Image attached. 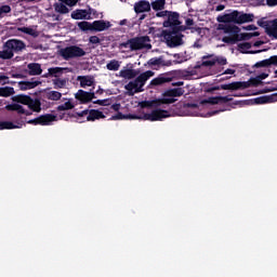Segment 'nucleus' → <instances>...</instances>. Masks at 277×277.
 I'll return each instance as SVG.
<instances>
[{
    "mask_svg": "<svg viewBox=\"0 0 277 277\" xmlns=\"http://www.w3.org/2000/svg\"><path fill=\"white\" fill-rule=\"evenodd\" d=\"M78 116H80V118L87 116V120L92 122H94V120H101V118H105L103 111L96 109H91L90 111L83 110L81 113H78Z\"/></svg>",
    "mask_w": 277,
    "mask_h": 277,
    "instance_id": "12",
    "label": "nucleus"
},
{
    "mask_svg": "<svg viewBox=\"0 0 277 277\" xmlns=\"http://www.w3.org/2000/svg\"><path fill=\"white\" fill-rule=\"evenodd\" d=\"M122 49H130V51H133V38L128 40L127 42H123L120 44Z\"/></svg>",
    "mask_w": 277,
    "mask_h": 277,
    "instance_id": "40",
    "label": "nucleus"
},
{
    "mask_svg": "<svg viewBox=\"0 0 277 277\" xmlns=\"http://www.w3.org/2000/svg\"><path fill=\"white\" fill-rule=\"evenodd\" d=\"M250 88V82H232V83H228V84H221V85H217V87H214V91L215 90H246Z\"/></svg>",
    "mask_w": 277,
    "mask_h": 277,
    "instance_id": "10",
    "label": "nucleus"
},
{
    "mask_svg": "<svg viewBox=\"0 0 277 277\" xmlns=\"http://www.w3.org/2000/svg\"><path fill=\"white\" fill-rule=\"evenodd\" d=\"M214 62H215V64L217 62V64H221V66H226V64H227L226 58H224V57H216V58H214Z\"/></svg>",
    "mask_w": 277,
    "mask_h": 277,
    "instance_id": "46",
    "label": "nucleus"
},
{
    "mask_svg": "<svg viewBox=\"0 0 277 277\" xmlns=\"http://www.w3.org/2000/svg\"><path fill=\"white\" fill-rule=\"evenodd\" d=\"M185 25H186V27H188V29H192V27H194V25H195L194 19L193 18H186Z\"/></svg>",
    "mask_w": 277,
    "mask_h": 277,
    "instance_id": "48",
    "label": "nucleus"
},
{
    "mask_svg": "<svg viewBox=\"0 0 277 277\" xmlns=\"http://www.w3.org/2000/svg\"><path fill=\"white\" fill-rule=\"evenodd\" d=\"M179 25H181V22L179 21V13L169 12L167 21L163 22V27H179Z\"/></svg>",
    "mask_w": 277,
    "mask_h": 277,
    "instance_id": "17",
    "label": "nucleus"
},
{
    "mask_svg": "<svg viewBox=\"0 0 277 277\" xmlns=\"http://www.w3.org/2000/svg\"><path fill=\"white\" fill-rule=\"evenodd\" d=\"M134 12L136 14H144V12H150V2L141 0L134 4Z\"/></svg>",
    "mask_w": 277,
    "mask_h": 277,
    "instance_id": "21",
    "label": "nucleus"
},
{
    "mask_svg": "<svg viewBox=\"0 0 277 277\" xmlns=\"http://www.w3.org/2000/svg\"><path fill=\"white\" fill-rule=\"evenodd\" d=\"M269 66V60H264L255 64V68H265Z\"/></svg>",
    "mask_w": 277,
    "mask_h": 277,
    "instance_id": "42",
    "label": "nucleus"
},
{
    "mask_svg": "<svg viewBox=\"0 0 277 277\" xmlns=\"http://www.w3.org/2000/svg\"><path fill=\"white\" fill-rule=\"evenodd\" d=\"M78 27L81 31H107L111 27V23L105 21L80 22Z\"/></svg>",
    "mask_w": 277,
    "mask_h": 277,
    "instance_id": "5",
    "label": "nucleus"
},
{
    "mask_svg": "<svg viewBox=\"0 0 277 277\" xmlns=\"http://www.w3.org/2000/svg\"><path fill=\"white\" fill-rule=\"evenodd\" d=\"M12 94H14V88L12 87H4V88H0V96H12Z\"/></svg>",
    "mask_w": 277,
    "mask_h": 277,
    "instance_id": "37",
    "label": "nucleus"
},
{
    "mask_svg": "<svg viewBox=\"0 0 277 277\" xmlns=\"http://www.w3.org/2000/svg\"><path fill=\"white\" fill-rule=\"evenodd\" d=\"M60 55L63 60H77L79 57H85L87 52L79 45H69L60 50Z\"/></svg>",
    "mask_w": 277,
    "mask_h": 277,
    "instance_id": "6",
    "label": "nucleus"
},
{
    "mask_svg": "<svg viewBox=\"0 0 277 277\" xmlns=\"http://www.w3.org/2000/svg\"><path fill=\"white\" fill-rule=\"evenodd\" d=\"M54 10L58 14H68L70 10L66 8V4L64 2H58L54 4Z\"/></svg>",
    "mask_w": 277,
    "mask_h": 277,
    "instance_id": "32",
    "label": "nucleus"
},
{
    "mask_svg": "<svg viewBox=\"0 0 277 277\" xmlns=\"http://www.w3.org/2000/svg\"><path fill=\"white\" fill-rule=\"evenodd\" d=\"M215 114H220V110H214L208 114V116H215Z\"/></svg>",
    "mask_w": 277,
    "mask_h": 277,
    "instance_id": "58",
    "label": "nucleus"
},
{
    "mask_svg": "<svg viewBox=\"0 0 277 277\" xmlns=\"http://www.w3.org/2000/svg\"><path fill=\"white\" fill-rule=\"evenodd\" d=\"M128 23H129V21L122 19V21L119 22V25L122 27L124 25H128Z\"/></svg>",
    "mask_w": 277,
    "mask_h": 277,
    "instance_id": "55",
    "label": "nucleus"
},
{
    "mask_svg": "<svg viewBox=\"0 0 277 277\" xmlns=\"http://www.w3.org/2000/svg\"><path fill=\"white\" fill-rule=\"evenodd\" d=\"M74 108H75V104H72L70 100L57 106L58 111H68V109H74Z\"/></svg>",
    "mask_w": 277,
    "mask_h": 277,
    "instance_id": "34",
    "label": "nucleus"
},
{
    "mask_svg": "<svg viewBox=\"0 0 277 277\" xmlns=\"http://www.w3.org/2000/svg\"><path fill=\"white\" fill-rule=\"evenodd\" d=\"M55 90H62L68 85V79L66 78H55L52 80Z\"/></svg>",
    "mask_w": 277,
    "mask_h": 277,
    "instance_id": "29",
    "label": "nucleus"
},
{
    "mask_svg": "<svg viewBox=\"0 0 277 277\" xmlns=\"http://www.w3.org/2000/svg\"><path fill=\"white\" fill-rule=\"evenodd\" d=\"M169 96H183V90L174 89L169 91Z\"/></svg>",
    "mask_w": 277,
    "mask_h": 277,
    "instance_id": "41",
    "label": "nucleus"
},
{
    "mask_svg": "<svg viewBox=\"0 0 277 277\" xmlns=\"http://www.w3.org/2000/svg\"><path fill=\"white\" fill-rule=\"evenodd\" d=\"M202 66H215V58L210 61H203Z\"/></svg>",
    "mask_w": 277,
    "mask_h": 277,
    "instance_id": "49",
    "label": "nucleus"
},
{
    "mask_svg": "<svg viewBox=\"0 0 277 277\" xmlns=\"http://www.w3.org/2000/svg\"><path fill=\"white\" fill-rule=\"evenodd\" d=\"M140 76V70L137 69H133V68H129V67H123L120 71H119V77H121V79H135V77Z\"/></svg>",
    "mask_w": 277,
    "mask_h": 277,
    "instance_id": "16",
    "label": "nucleus"
},
{
    "mask_svg": "<svg viewBox=\"0 0 277 277\" xmlns=\"http://www.w3.org/2000/svg\"><path fill=\"white\" fill-rule=\"evenodd\" d=\"M12 12V8L10 5L0 6V18H3V14H10Z\"/></svg>",
    "mask_w": 277,
    "mask_h": 277,
    "instance_id": "39",
    "label": "nucleus"
},
{
    "mask_svg": "<svg viewBox=\"0 0 277 277\" xmlns=\"http://www.w3.org/2000/svg\"><path fill=\"white\" fill-rule=\"evenodd\" d=\"M170 81H172V77L168 76V74H161L150 81L148 88H157V85H163V83H170Z\"/></svg>",
    "mask_w": 277,
    "mask_h": 277,
    "instance_id": "15",
    "label": "nucleus"
},
{
    "mask_svg": "<svg viewBox=\"0 0 277 277\" xmlns=\"http://www.w3.org/2000/svg\"><path fill=\"white\" fill-rule=\"evenodd\" d=\"M148 66H172L171 61H163V57H154L147 62Z\"/></svg>",
    "mask_w": 277,
    "mask_h": 277,
    "instance_id": "25",
    "label": "nucleus"
},
{
    "mask_svg": "<svg viewBox=\"0 0 277 277\" xmlns=\"http://www.w3.org/2000/svg\"><path fill=\"white\" fill-rule=\"evenodd\" d=\"M133 51H150L153 49V44H150V37L148 36H140L132 38Z\"/></svg>",
    "mask_w": 277,
    "mask_h": 277,
    "instance_id": "8",
    "label": "nucleus"
},
{
    "mask_svg": "<svg viewBox=\"0 0 277 277\" xmlns=\"http://www.w3.org/2000/svg\"><path fill=\"white\" fill-rule=\"evenodd\" d=\"M26 72L30 77H38L42 75V65H40L39 63H30L27 65Z\"/></svg>",
    "mask_w": 277,
    "mask_h": 277,
    "instance_id": "20",
    "label": "nucleus"
},
{
    "mask_svg": "<svg viewBox=\"0 0 277 277\" xmlns=\"http://www.w3.org/2000/svg\"><path fill=\"white\" fill-rule=\"evenodd\" d=\"M261 44H263V41H256L253 47H261Z\"/></svg>",
    "mask_w": 277,
    "mask_h": 277,
    "instance_id": "60",
    "label": "nucleus"
},
{
    "mask_svg": "<svg viewBox=\"0 0 277 277\" xmlns=\"http://www.w3.org/2000/svg\"><path fill=\"white\" fill-rule=\"evenodd\" d=\"M17 31H22V34H26L27 36H31L32 38H38L40 32L35 27H18Z\"/></svg>",
    "mask_w": 277,
    "mask_h": 277,
    "instance_id": "28",
    "label": "nucleus"
},
{
    "mask_svg": "<svg viewBox=\"0 0 277 277\" xmlns=\"http://www.w3.org/2000/svg\"><path fill=\"white\" fill-rule=\"evenodd\" d=\"M261 82H262V80L259 76L256 78L251 79L252 85H261Z\"/></svg>",
    "mask_w": 277,
    "mask_h": 277,
    "instance_id": "50",
    "label": "nucleus"
},
{
    "mask_svg": "<svg viewBox=\"0 0 277 277\" xmlns=\"http://www.w3.org/2000/svg\"><path fill=\"white\" fill-rule=\"evenodd\" d=\"M150 77H155V71L147 70L140 74L134 80L126 84L124 90H127V95L133 96L135 94H140V92H144V85H146V81L150 79Z\"/></svg>",
    "mask_w": 277,
    "mask_h": 277,
    "instance_id": "2",
    "label": "nucleus"
},
{
    "mask_svg": "<svg viewBox=\"0 0 277 277\" xmlns=\"http://www.w3.org/2000/svg\"><path fill=\"white\" fill-rule=\"evenodd\" d=\"M260 78L261 81H263V79H267L269 77V75L267 74H261L260 76H258Z\"/></svg>",
    "mask_w": 277,
    "mask_h": 277,
    "instance_id": "54",
    "label": "nucleus"
},
{
    "mask_svg": "<svg viewBox=\"0 0 277 277\" xmlns=\"http://www.w3.org/2000/svg\"><path fill=\"white\" fill-rule=\"evenodd\" d=\"M254 103L255 105H265L267 103H274V101L269 96H261V97L254 98Z\"/></svg>",
    "mask_w": 277,
    "mask_h": 277,
    "instance_id": "36",
    "label": "nucleus"
},
{
    "mask_svg": "<svg viewBox=\"0 0 277 277\" xmlns=\"http://www.w3.org/2000/svg\"><path fill=\"white\" fill-rule=\"evenodd\" d=\"M89 42L90 44H101V39L97 36H91Z\"/></svg>",
    "mask_w": 277,
    "mask_h": 277,
    "instance_id": "44",
    "label": "nucleus"
},
{
    "mask_svg": "<svg viewBox=\"0 0 277 277\" xmlns=\"http://www.w3.org/2000/svg\"><path fill=\"white\" fill-rule=\"evenodd\" d=\"M0 129H21V127L15 126L10 121L0 122Z\"/></svg>",
    "mask_w": 277,
    "mask_h": 277,
    "instance_id": "38",
    "label": "nucleus"
},
{
    "mask_svg": "<svg viewBox=\"0 0 277 277\" xmlns=\"http://www.w3.org/2000/svg\"><path fill=\"white\" fill-rule=\"evenodd\" d=\"M252 49V44L250 42H245V43H239L238 44V51H240V53H251V54H254V53H261V50L259 51H248Z\"/></svg>",
    "mask_w": 277,
    "mask_h": 277,
    "instance_id": "30",
    "label": "nucleus"
},
{
    "mask_svg": "<svg viewBox=\"0 0 277 277\" xmlns=\"http://www.w3.org/2000/svg\"><path fill=\"white\" fill-rule=\"evenodd\" d=\"M45 98H48V101H60L62 93L58 91H49L45 93Z\"/></svg>",
    "mask_w": 277,
    "mask_h": 277,
    "instance_id": "31",
    "label": "nucleus"
},
{
    "mask_svg": "<svg viewBox=\"0 0 277 277\" xmlns=\"http://www.w3.org/2000/svg\"><path fill=\"white\" fill-rule=\"evenodd\" d=\"M172 85L181 87V85H183V81L173 82Z\"/></svg>",
    "mask_w": 277,
    "mask_h": 277,
    "instance_id": "57",
    "label": "nucleus"
},
{
    "mask_svg": "<svg viewBox=\"0 0 277 277\" xmlns=\"http://www.w3.org/2000/svg\"><path fill=\"white\" fill-rule=\"evenodd\" d=\"M230 101H233V97L230 96H215L201 101V105H205L207 103H209L210 105H220V103H230Z\"/></svg>",
    "mask_w": 277,
    "mask_h": 277,
    "instance_id": "19",
    "label": "nucleus"
},
{
    "mask_svg": "<svg viewBox=\"0 0 277 277\" xmlns=\"http://www.w3.org/2000/svg\"><path fill=\"white\" fill-rule=\"evenodd\" d=\"M111 120H120V116H114L111 117Z\"/></svg>",
    "mask_w": 277,
    "mask_h": 277,
    "instance_id": "62",
    "label": "nucleus"
},
{
    "mask_svg": "<svg viewBox=\"0 0 277 277\" xmlns=\"http://www.w3.org/2000/svg\"><path fill=\"white\" fill-rule=\"evenodd\" d=\"M40 85V81H21L18 82L19 90H34V88H38Z\"/></svg>",
    "mask_w": 277,
    "mask_h": 277,
    "instance_id": "27",
    "label": "nucleus"
},
{
    "mask_svg": "<svg viewBox=\"0 0 277 277\" xmlns=\"http://www.w3.org/2000/svg\"><path fill=\"white\" fill-rule=\"evenodd\" d=\"M75 98H77V101H81V103H90V101L94 98V92H85L83 90H79L75 94Z\"/></svg>",
    "mask_w": 277,
    "mask_h": 277,
    "instance_id": "22",
    "label": "nucleus"
},
{
    "mask_svg": "<svg viewBox=\"0 0 277 277\" xmlns=\"http://www.w3.org/2000/svg\"><path fill=\"white\" fill-rule=\"evenodd\" d=\"M64 72H70V68L68 67H51L48 69V74L45 77H55V79H60Z\"/></svg>",
    "mask_w": 277,
    "mask_h": 277,
    "instance_id": "18",
    "label": "nucleus"
},
{
    "mask_svg": "<svg viewBox=\"0 0 277 277\" xmlns=\"http://www.w3.org/2000/svg\"><path fill=\"white\" fill-rule=\"evenodd\" d=\"M164 40L168 47H181L183 44V35L180 31H169L164 34Z\"/></svg>",
    "mask_w": 277,
    "mask_h": 277,
    "instance_id": "9",
    "label": "nucleus"
},
{
    "mask_svg": "<svg viewBox=\"0 0 277 277\" xmlns=\"http://www.w3.org/2000/svg\"><path fill=\"white\" fill-rule=\"evenodd\" d=\"M216 21L217 23H223L219 24L217 31H222V34L227 35L222 39V42H225V44H235V42H239V40H250V38L261 36L259 32H242L239 35L241 28L237 25L252 23L254 21V14L252 13L230 11L229 13L219 15Z\"/></svg>",
    "mask_w": 277,
    "mask_h": 277,
    "instance_id": "1",
    "label": "nucleus"
},
{
    "mask_svg": "<svg viewBox=\"0 0 277 277\" xmlns=\"http://www.w3.org/2000/svg\"><path fill=\"white\" fill-rule=\"evenodd\" d=\"M224 8H226V6H224V4L217 5L216 12H222V10H224Z\"/></svg>",
    "mask_w": 277,
    "mask_h": 277,
    "instance_id": "56",
    "label": "nucleus"
},
{
    "mask_svg": "<svg viewBox=\"0 0 277 277\" xmlns=\"http://www.w3.org/2000/svg\"><path fill=\"white\" fill-rule=\"evenodd\" d=\"M151 8L155 12H159L166 8V0H155L151 2Z\"/></svg>",
    "mask_w": 277,
    "mask_h": 277,
    "instance_id": "33",
    "label": "nucleus"
},
{
    "mask_svg": "<svg viewBox=\"0 0 277 277\" xmlns=\"http://www.w3.org/2000/svg\"><path fill=\"white\" fill-rule=\"evenodd\" d=\"M146 18V15H142L141 17H140V21H144Z\"/></svg>",
    "mask_w": 277,
    "mask_h": 277,
    "instance_id": "64",
    "label": "nucleus"
},
{
    "mask_svg": "<svg viewBox=\"0 0 277 277\" xmlns=\"http://www.w3.org/2000/svg\"><path fill=\"white\" fill-rule=\"evenodd\" d=\"M268 64H269V66H277V55H275V56H271L269 58H268Z\"/></svg>",
    "mask_w": 277,
    "mask_h": 277,
    "instance_id": "47",
    "label": "nucleus"
},
{
    "mask_svg": "<svg viewBox=\"0 0 277 277\" xmlns=\"http://www.w3.org/2000/svg\"><path fill=\"white\" fill-rule=\"evenodd\" d=\"M15 103H21L22 105H27L29 109L36 111L37 114L42 109V103L38 98H31L28 95H17L14 97Z\"/></svg>",
    "mask_w": 277,
    "mask_h": 277,
    "instance_id": "7",
    "label": "nucleus"
},
{
    "mask_svg": "<svg viewBox=\"0 0 277 277\" xmlns=\"http://www.w3.org/2000/svg\"><path fill=\"white\" fill-rule=\"evenodd\" d=\"M170 11H161L156 14L158 18H168Z\"/></svg>",
    "mask_w": 277,
    "mask_h": 277,
    "instance_id": "45",
    "label": "nucleus"
},
{
    "mask_svg": "<svg viewBox=\"0 0 277 277\" xmlns=\"http://www.w3.org/2000/svg\"><path fill=\"white\" fill-rule=\"evenodd\" d=\"M176 100H174V97H169L164 100L145 101V102H141L140 106L142 107V109H144V107H160L163 104H172Z\"/></svg>",
    "mask_w": 277,
    "mask_h": 277,
    "instance_id": "11",
    "label": "nucleus"
},
{
    "mask_svg": "<svg viewBox=\"0 0 277 277\" xmlns=\"http://www.w3.org/2000/svg\"><path fill=\"white\" fill-rule=\"evenodd\" d=\"M223 75H235V69H226Z\"/></svg>",
    "mask_w": 277,
    "mask_h": 277,
    "instance_id": "53",
    "label": "nucleus"
},
{
    "mask_svg": "<svg viewBox=\"0 0 277 277\" xmlns=\"http://www.w3.org/2000/svg\"><path fill=\"white\" fill-rule=\"evenodd\" d=\"M77 81H79L80 88H92L94 85V76H78Z\"/></svg>",
    "mask_w": 277,
    "mask_h": 277,
    "instance_id": "24",
    "label": "nucleus"
},
{
    "mask_svg": "<svg viewBox=\"0 0 277 277\" xmlns=\"http://www.w3.org/2000/svg\"><path fill=\"white\" fill-rule=\"evenodd\" d=\"M267 5L274 6L277 5V0H266Z\"/></svg>",
    "mask_w": 277,
    "mask_h": 277,
    "instance_id": "52",
    "label": "nucleus"
},
{
    "mask_svg": "<svg viewBox=\"0 0 277 277\" xmlns=\"http://www.w3.org/2000/svg\"><path fill=\"white\" fill-rule=\"evenodd\" d=\"M71 18L75 21H83L90 18V12L88 10H76L71 13Z\"/></svg>",
    "mask_w": 277,
    "mask_h": 277,
    "instance_id": "26",
    "label": "nucleus"
},
{
    "mask_svg": "<svg viewBox=\"0 0 277 277\" xmlns=\"http://www.w3.org/2000/svg\"><path fill=\"white\" fill-rule=\"evenodd\" d=\"M243 29H246L247 31H254L256 29V26L254 25H249L247 27H243Z\"/></svg>",
    "mask_w": 277,
    "mask_h": 277,
    "instance_id": "51",
    "label": "nucleus"
},
{
    "mask_svg": "<svg viewBox=\"0 0 277 277\" xmlns=\"http://www.w3.org/2000/svg\"><path fill=\"white\" fill-rule=\"evenodd\" d=\"M27 44L25 41L19 39H10L8 40L0 51V60H12L14 57V53H19L21 51H25Z\"/></svg>",
    "mask_w": 277,
    "mask_h": 277,
    "instance_id": "3",
    "label": "nucleus"
},
{
    "mask_svg": "<svg viewBox=\"0 0 277 277\" xmlns=\"http://www.w3.org/2000/svg\"><path fill=\"white\" fill-rule=\"evenodd\" d=\"M265 32L272 40H277V18L266 22Z\"/></svg>",
    "mask_w": 277,
    "mask_h": 277,
    "instance_id": "13",
    "label": "nucleus"
},
{
    "mask_svg": "<svg viewBox=\"0 0 277 277\" xmlns=\"http://www.w3.org/2000/svg\"><path fill=\"white\" fill-rule=\"evenodd\" d=\"M5 109L8 111H17V114H23L24 116H31V111L25 110V107L21 104H9Z\"/></svg>",
    "mask_w": 277,
    "mask_h": 277,
    "instance_id": "23",
    "label": "nucleus"
},
{
    "mask_svg": "<svg viewBox=\"0 0 277 277\" xmlns=\"http://www.w3.org/2000/svg\"><path fill=\"white\" fill-rule=\"evenodd\" d=\"M14 79H21V74H17V75H13Z\"/></svg>",
    "mask_w": 277,
    "mask_h": 277,
    "instance_id": "61",
    "label": "nucleus"
},
{
    "mask_svg": "<svg viewBox=\"0 0 277 277\" xmlns=\"http://www.w3.org/2000/svg\"><path fill=\"white\" fill-rule=\"evenodd\" d=\"M208 92H215L214 87H213V88H211V89H208Z\"/></svg>",
    "mask_w": 277,
    "mask_h": 277,
    "instance_id": "63",
    "label": "nucleus"
},
{
    "mask_svg": "<svg viewBox=\"0 0 277 277\" xmlns=\"http://www.w3.org/2000/svg\"><path fill=\"white\" fill-rule=\"evenodd\" d=\"M128 118L129 120H149L150 122H155L163 118H170V113L168 110L155 109L149 114H143L141 116L128 115Z\"/></svg>",
    "mask_w": 277,
    "mask_h": 277,
    "instance_id": "4",
    "label": "nucleus"
},
{
    "mask_svg": "<svg viewBox=\"0 0 277 277\" xmlns=\"http://www.w3.org/2000/svg\"><path fill=\"white\" fill-rule=\"evenodd\" d=\"M55 119H56V117L53 115H43L39 118L29 120L28 124L48 126V124H51V122H55Z\"/></svg>",
    "mask_w": 277,
    "mask_h": 277,
    "instance_id": "14",
    "label": "nucleus"
},
{
    "mask_svg": "<svg viewBox=\"0 0 277 277\" xmlns=\"http://www.w3.org/2000/svg\"><path fill=\"white\" fill-rule=\"evenodd\" d=\"M5 79H8V76H5V75H0V81H5Z\"/></svg>",
    "mask_w": 277,
    "mask_h": 277,
    "instance_id": "59",
    "label": "nucleus"
},
{
    "mask_svg": "<svg viewBox=\"0 0 277 277\" xmlns=\"http://www.w3.org/2000/svg\"><path fill=\"white\" fill-rule=\"evenodd\" d=\"M107 70H120V62L117 60H111L107 65H106Z\"/></svg>",
    "mask_w": 277,
    "mask_h": 277,
    "instance_id": "35",
    "label": "nucleus"
},
{
    "mask_svg": "<svg viewBox=\"0 0 277 277\" xmlns=\"http://www.w3.org/2000/svg\"><path fill=\"white\" fill-rule=\"evenodd\" d=\"M62 3H65V5H69V8H72L74 5H77L79 3V0H58Z\"/></svg>",
    "mask_w": 277,
    "mask_h": 277,
    "instance_id": "43",
    "label": "nucleus"
}]
</instances>
